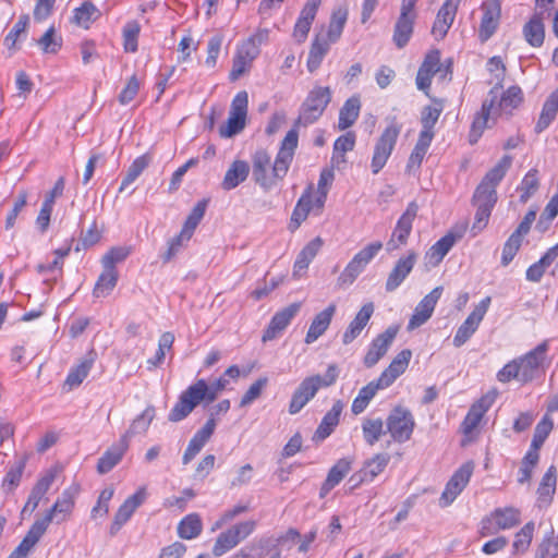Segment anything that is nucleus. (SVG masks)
<instances>
[{"instance_id":"obj_1","label":"nucleus","mask_w":558,"mask_h":558,"mask_svg":"<svg viewBox=\"0 0 558 558\" xmlns=\"http://www.w3.org/2000/svg\"><path fill=\"white\" fill-rule=\"evenodd\" d=\"M299 134L291 129L281 142L277 157L271 165L270 155L264 150H256L252 157V175L256 184L264 190H270L287 174L298 147Z\"/></svg>"},{"instance_id":"obj_2","label":"nucleus","mask_w":558,"mask_h":558,"mask_svg":"<svg viewBox=\"0 0 558 558\" xmlns=\"http://www.w3.org/2000/svg\"><path fill=\"white\" fill-rule=\"evenodd\" d=\"M523 100V93L519 86H510L498 100V86L490 89L488 98L484 100L481 111L473 120L471 129V143H475L483 131L489 126L488 122L492 116L500 110L511 111L518 108Z\"/></svg>"},{"instance_id":"obj_3","label":"nucleus","mask_w":558,"mask_h":558,"mask_svg":"<svg viewBox=\"0 0 558 558\" xmlns=\"http://www.w3.org/2000/svg\"><path fill=\"white\" fill-rule=\"evenodd\" d=\"M339 376L336 364L328 366L325 375H311L305 377L295 388L289 403V413L298 414L311 400H313L320 388L332 386Z\"/></svg>"},{"instance_id":"obj_4","label":"nucleus","mask_w":558,"mask_h":558,"mask_svg":"<svg viewBox=\"0 0 558 558\" xmlns=\"http://www.w3.org/2000/svg\"><path fill=\"white\" fill-rule=\"evenodd\" d=\"M78 493V484L74 483L65 488L57 498L54 504L46 510L45 514L36 519L35 522H37L46 532L52 522L56 524L66 522L72 515Z\"/></svg>"},{"instance_id":"obj_5","label":"nucleus","mask_w":558,"mask_h":558,"mask_svg":"<svg viewBox=\"0 0 558 558\" xmlns=\"http://www.w3.org/2000/svg\"><path fill=\"white\" fill-rule=\"evenodd\" d=\"M330 100L331 90L329 87L315 86L301 106L295 126H307L316 122L323 116Z\"/></svg>"},{"instance_id":"obj_6","label":"nucleus","mask_w":558,"mask_h":558,"mask_svg":"<svg viewBox=\"0 0 558 558\" xmlns=\"http://www.w3.org/2000/svg\"><path fill=\"white\" fill-rule=\"evenodd\" d=\"M548 350L549 340H544L533 350L517 359L520 366L522 384L530 383L545 373L546 367L550 364L547 357Z\"/></svg>"},{"instance_id":"obj_7","label":"nucleus","mask_w":558,"mask_h":558,"mask_svg":"<svg viewBox=\"0 0 558 558\" xmlns=\"http://www.w3.org/2000/svg\"><path fill=\"white\" fill-rule=\"evenodd\" d=\"M381 248L383 243L376 241L357 252L338 277V286L343 288L352 284Z\"/></svg>"},{"instance_id":"obj_8","label":"nucleus","mask_w":558,"mask_h":558,"mask_svg":"<svg viewBox=\"0 0 558 558\" xmlns=\"http://www.w3.org/2000/svg\"><path fill=\"white\" fill-rule=\"evenodd\" d=\"M247 107V93L245 90L239 92L231 102L227 122L219 128V135L221 137H232L245 128Z\"/></svg>"},{"instance_id":"obj_9","label":"nucleus","mask_w":558,"mask_h":558,"mask_svg":"<svg viewBox=\"0 0 558 558\" xmlns=\"http://www.w3.org/2000/svg\"><path fill=\"white\" fill-rule=\"evenodd\" d=\"M387 430L397 442H405L411 439L415 427L414 416L411 411L403 407L393 408L387 420Z\"/></svg>"},{"instance_id":"obj_10","label":"nucleus","mask_w":558,"mask_h":558,"mask_svg":"<svg viewBox=\"0 0 558 558\" xmlns=\"http://www.w3.org/2000/svg\"><path fill=\"white\" fill-rule=\"evenodd\" d=\"M468 227L466 221L460 222L433 244L425 254L426 264L432 267L438 266L453 245L463 238Z\"/></svg>"},{"instance_id":"obj_11","label":"nucleus","mask_w":558,"mask_h":558,"mask_svg":"<svg viewBox=\"0 0 558 558\" xmlns=\"http://www.w3.org/2000/svg\"><path fill=\"white\" fill-rule=\"evenodd\" d=\"M400 131L401 125L397 123L396 119H392L391 123L381 133L375 145L372 158L371 166L373 173H378L386 165L397 143Z\"/></svg>"},{"instance_id":"obj_12","label":"nucleus","mask_w":558,"mask_h":558,"mask_svg":"<svg viewBox=\"0 0 558 558\" xmlns=\"http://www.w3.org/2000/svg\"><path fill=\"white\" fill-rule=\"evenodd\" d=\"M204 218V211H192L184 221L179 234L168 242L167 251L161 255L162 262L168 263L181 251L187 247L196 228Z\"/></svg>"},{"instance_id":"obj_13","label":"nucleus","mask_w":558,"mask_h":558,"mask_svg":"<svg viewBox=\"0 0 558 558\" xmlns=\"http://www.w3.org/2000/svg\"><path fill=\"white\" fill-rule=\"evenodd\" d=\"M492 299L490 296L484 298L470 313V315L465 318V320L458 328L454 337H453V345L456 348L462 347L470 338L476 332L480 327L481 322L485 317Z\"/></svg>"},{"instance_id":"obj_14","label":"nucleus","mask_w":558,"mask_h":558,"mask_svg":"<svg viewBox=\"0 0 558 558\" xmlns=\"http://www.w3.org/2000/svg\"><path fill=\"white\" fill-rule=\"evenodd\" d=\"M474 471V463L468 461L463 463L448 481L445 490L441 494L440 502L442 506H449L461 494L470 482Z\"/></svg>"},{"instance_id":"obj_15","label":"nucleus","mask_w":558,"mask_h":558,"mask_svg":"<svg viewBox=\"0 0 558 558\" xmlns=\"http://www.w3.org/2000/svg\"><path fill=\"white\" fill-rule=\"evenodd\" d=\"M203 390L196 388L194 384L189 386L179 397L178 402L169 413V421L180 422L184 420L203 400Z\"/></svg>"},{"instance_id":"obj_16","label":"nucleus","mask_w":558,"mask_h":558,"mask_svg":"<svg viewBox=\"0 0 558 558\" xmlns=\"http://www.w3.org/2000/svg\"><path fill=\"white\" fill-rule=\"evenodd\" d=\"M418 255L414 251H408V253L403 256H401L388 274L385 289L387 292H393L396 291L403 281L408 278V276L413 270L416 262H417Z\"/></svg>"},{"instance_id":"obj_17","label":"nucleus","mask_w":558,"mask_h":558,"mask_svg":"<svg viewBox=\"0 0 558 558\" xmlns=\"http://www.w3.org/2000/svg\"><path fill=\"white\" fill-rule=\"evenodd\" d=\"M442 293V287L434 288L415 306L412 316L409 319L407 329L412 331L424 325L433 315L437 302Z\"/></svg>"},{"instance_id":"obj_18","label":"nucleus","mask_w":558,"mask_h":558,"mask_svg":"<svg viewBox=\"0 0 558 558\" xmlns=\"http://www.w3.org/2000/svg\"><path fill=\"white\" fill-rule=\"evenodd\" d=\"M147 492L145 487L138 488L132 496L126 498L119 507L110 525L109 532L116 535L121 527L131 519L135 510L146 500Z\"/></svg>"},{"instance_id":"obj_19","label":"nucleus","mask_w":558,"mask_h":558,"mask_svg":"<svg viewBox=\"0 0 558 558\" xmlns=\"http://www.w3.org/2000/svg\"><path fill=\"white\" fill-rule=\"evenodd\" d=\"M301 310V303H292L287 307L278 311L270 319L267 328L265 329L262 341L267 342L278 338L282 331L289 326L291 320L296 316Z\"/></svg>"},{"instance_id":"obj_20","label":"nucleus","mask_w":558,"mask_h":558,"mask_svg":"<svg viewBox=\"0 0 558 558\" xmlns=\"http://www.w3.org/2000/svg\"><path fill=\"white\" fill-rule=\"evenodd\" d=\"M398 330L399 328L397 326H390L371 342L364 356V365L366 367H373L383 356H385L388 349L392 344Z\"/></svg>"},{"instance_id":"obj_21","label":"nucleus","mask_w":558,"mask_h":558,"mask_svg":"<svg viewBox=\"0 0 558 558\" xmlns=\"http://www.w3.org/2000/svg\"><path fill=\"white\" fill-rule=\"evenodd\" d=\"M390 456L388 453H377L366 461L359 473L353 474L349 483H353L350 489H354L362 483L373 482L388 465Z\"/></svg>"},{"instance_id":"obj_22","label":"nucleus","mask_w":558,"mask_h":558,"mask_svg":"<svg viewBox=\"0 0 558 558\" xmlns=\"http://www.w3.org/2000/svg\"><path fill=\"white\" fill-rule=\"evenodd\" d=\"M483 16L480 24L478 36L482 41L488 40L496 32L501 16L500 0H488L482 4Z\"/></svg>"},{"instance_id":"obj_23","label":"nucleus","mask_w":558,"mask_h":558,"mask_svg":"<svg viewBox=\"0 0 558 558\" xmlns=\"http://www.w3.org/2000/svg\"><path fill=\"white\" fill-rule=\"evenodd\" d=\"M440 51L438 49L430 50L424 58L423 63L418 68L416 74V86L428 96L433 76L440 71Z\"/></svg>"},{"instance_id":"obj_24","label":"nucleus","mask_w":558,"mask_h":558,"mask_svg":"<svg viewBox=\"0 0 558 558\" xmlns=\"http://www.w3.org/2000/svg\"><path fill=\"white\" fill-rule=\"evenodd\" d=\"M494 400L493 396L485 395L471 405L461 423V432L465 436H470L477 428L483 416L493 405Z\"/></svg>"},{"instance_id":"obj_25","label":"nucleus","mask_w":558,"mask_h":558,"mask_svg":"<svg viewBox=\"0 0 558 558\" xmlns=\"http://www.w3.org/2000/svg\"><path fill=\"white\" fill-rule=\"evenodd\" d=\"M461 0H446L439 9L432 27V34L437 40L442 39L451 27Z\"/></svg>"},{"instance_id":"obj_26","label":"nucleus","mask_w":558,"mask_h":558,"mask_svg":"<svg viewBox=\"0 0 558 558\" xmlns=\"http://www.w3.org/2000/svg\"><path fill=\"white\" fill-rule=\"evenodd\" d=\"M413 9L409 5L401 4L400 16L397 20L393 32V43L398 48H403L409 43L414 26L415 15Z\"/></svg>"},{"instance_id":"obj_27","label":"nucleus","mask_w":558,"mask_h":558,"mask_svg":"<svg viewBox=\"0 0 558 558\" xmlns=\"http://www.w3.org/2000/svg\"><path fill=\"white\" fill-rule=\"evenodd\" d=\"M128 449L129 444H126L125 437H120V439L112 444L98 459L96 466L97 472L99 474L109 473L120 463Z\"/></svg>"},{"instance_id":"obj_28","label":"nucleus","mask_w":558,"mask_h":558,"mask_svg":"<svg viewBox=\"0 0 558 558\" xmlns=\"http://www.w3.org/2000/svg\"><path fill=\"white\" fill-rule=\"evenodd\" d=\"M415 220V211H404L399 218L390 240L386 243V250L393 252L400 246L405 245L408 238L412 231L413 221Z\"/></svg>"},{"instance_id":"obj_29","label":"nucleus","mask_w":558,"mask_h":558,"mask_svg":"<svg viewBox=\"0 0 558 558\" xmlns=\"http://www.w3.org/2000/svg\"><path fill=\"white\" fill-rule=\"evenodd\" d=\"M319 4L320 0H307L301 10L293 29V37L298 43H303L306 39Z\"/></svg>"},{"instance_id":"obj_30","label":"nucleus","mask_w":558,"mask_h":558,"mask_svg":"<svg viewBox=\"0 0 558 558\" xmlns=\"http://www.w3.org/2000/svg\"><path fill=\"white\" fill-rule=\"evenodd\" d=\"M412 357V351L404 349L400 351L391 361L389 366L378 377L381 387H389L409 366Z\"/></svg>"},{"instance_id":"obj_31","label":"nucleus","mask_w":558,"mask_h":558,"mask_svg":"<svg viewBox=\"0 0 558 558\" xmlns=\"http://www.w3.org/2000/svg\"><path fill=\"white\" fill-rule=\"evenodd\" d=\"M557 470L555 465H550L543 475L536 490V507L545 509L550 506L556 492Z\"/></svg>"},{"instance_id":"obj_32","label":"nucleus","mask_w":558,"mask_h":558,"mask_svg":"<svg viewBox=\"0 0 558 558\" xmlns=\"http://www.w3.org/2000/svg\"><path fill=\"white\" fill-rule=\"evenodd\" d=\"M374 313V304L372 302L365 303L357 312L355 317L351 320L348 328L343 332L342 342L349 344L355 340L362 332V330L368 324Z\"/></svg>"},{"instance_id":"obj_33","label":"nucleus","mask_w":558,"mask_h":558,"mask_svg":"<svg viewBox=\"0 0 558 558\" xmlns=\"http://www.w3.org/2000/svg\"><path fill=\"white\" fill-rule=\"evenodd\" d=\"M336 310V304L332 303L315 315L305 336L306 344L315 342L320 336L325 333L331 323Z\"/></svg>"},{"instance_id":"obj_34","label":"nucleus","mask_w":558,"mask_h":558,"mask_svg":"<svg viewBox=\"0 0 558 558\" xmlns=\"http://www.w3.org/2000/svg\"><path fill=\"white\" fill-rule=\"evenodd\" d=\"M344 404L341 400H337L331 409L322 418L316 432L314 433V441H323L331 435L340 421V415Z\"/></svg>"},{"instance_id":"obj_35","label":"nucleus","mask_w":558,"mask_h":558,"mask_svg":"<svg viewBox=\"0 0 558 558\" xmlns=\"http://www.w3.org/2000/svg\"><path fill=\"white\" fill-rule=\"evenodd\" d=\"M322 238L317 236L308 242L299 253L293 265V276L300 277L308 268L323 246Z\"/></svg>"},{"instance_id":"obj_36","label":"nucleus","mask_w":558,"mask_h":558,"mask_svg":"<svg viewBox=\"0 0 558 558\" xmlns=\"http://www.w3.org/2000/svg\"><path fill=\"white\" fill-rule=\"evenodd\" d=\"M46 531L34 522L19 546L11 553L8 558H27L35 545L45 535Z\"/></svg>"},{"instance_id":"obj_37","label":"nucleus","mask_w":558,"mask_h":558,"mask_svg":"<svg viewBox=\"0 0 558 558\" xmlns=\"http://www.w3.org/2000/svg\"><path fill=\"white\" fill-rule=\"evenodd\" d=\"M268 29H257L252 36L242 43L238 51L243 53L244 58L255 60L260 52V46L268 41Z\"/></svg>"},{"instance_id":"obj_38","label":"nucleus","mask_w":558,"mask_h":558,"mask_svg":"<svg viewBox=\"0 0 558 558\" xmlns=\"http://www.w3.org/2000/svg\"><path fill=\"white\" fill-rule=\"evenodd\" d=\"M250 173V166L244 160H235L231 163L229 169L227 170L222 186L226 190H231L236 187L240 183L245 181Z\"/></svg>"},{"instance_id":"obj_39","label":"nucleus","mask_w":558,"mask_h":558,"mask_svg":"<svg viewBox=\"0 0 558 558\" xmlns=\"http://www.w3.org/2000/svg\"><path fill=\"white\" fill-rule=\"evenodd\" d=\"M361 109L360 98L353 96L349 98L339 111L338 128L343 131L349 129L357 120Z\"/></svg>"},{"instance_id":"obj_40","label":"nucleus","mask_w":558,"mask_h":558,"mask_svg":"<svg viewBox=\"0 0 558 558\" xmlns=\"http://www.w3.org/2000/svg\"><path fill=\"white\" fill-rule=\"evenodd\" d=\"M381 387L379 379L371 381L366 386L360 389L359 395L354 398L351 411L353 414L357 415L362 413L368 405L369 401L375 397L376 392L379 389H384Z\"/></svg>"},{"instance_id":"obj_41","label":"nucleus","mask_w":558,"mask_h":558,"mask_svg":"<svg viewBox=\"0 0 558 558\" xmlns=\"http://www.w3.org/2000/svg\"><path fill=\"white\" fill-rule=\"evenodd\" d=\"M155 417V409L154 407H147L138 416H136L129 429L121 436L125 437L126 444L130 445V439L138 434H144L147 432L150 423Z\"/></svg>"},{"instance_id":"obj_42","label":"nucleus","mask_w":558,"mask_h":558,"mask_svg":"<svg viewBox=\"0 0 558 558\" xmlns=\"http://www.w3.org/2000/svg\"><path fill=\"white\" fill-rule=\"evenodd\" d=\"M118 282L117 269L104 268L102 272L98 277L96 284L93 290V295L97 299L108 296L114 289Z\"/></svg>"},{"instance_id":"obj_43","label":"nucleus","mask_w":558,"mask_h":558,"mask_svg":"<svg viewBox=\"0 0 558 558\" xmlns=\"http://www.w3.org/2000/svg\"><path fill=\"white\" fill-rule=\"evenodd\" d=\"M229 385V379L226 378L223 375L220 376L218 379L214 380L210 385L207 384L205 379H197L194 383V386L203 390V400L206 404H209L214 402L219 393H221L227 386Z\"/></svg>"},{"instance_id":"obj_44","label":"nucleus","mask_w":558,"mask_h":558,"mask_svg":"<svg viewBox=\"0 0 558 558\" xmlns=\"http://www.w3.org/2000/svg\"><path fill=\"white\" fill-rule=\"evenodd\" d=\"M492 514L499 530H509L520 523V510L513 507L497 508Z\"/></svg>"},{"instance_id":"obj_45","label":"nucleus","mask_w":558,"mask_h":558,"mask_svg":"<svg viewBox=\"0 0 558 558\" xmlns=\"http://www.w3.org/2000/svg\"><path fill=\"white\" fill-rule=\"evenodd\" d=\"M526 41L533 47H541L544 43L545 29L542 17L535 14L523 27Z\"/></svg>"},{"instance_id":"obj_46","label":"nucleus","mask_w":558,"mask_h":558,"mask_svg":"<svg viewBox=\"0 0 558 558\" xmlns=\"http://www.w3.org/2000/svg\"><path fill=\"white\" fill-rule=\"evenodd\" d=\"M497 202L496 187L481 182L473 195V204L477 209H492Z\"/></svg>"},{"instance_id":"obj_47","label":"nucleus","mask_w":558,"mask_h":558,"mask_svg":"<svg viewBox=\"0 0 558 558\" xmlns=\"http://www.w3.org/2000/svg\"><path fill=\"white\" fill-rule=\"evenodd\" d=\"M329 48L330 43L326 39H322L319 37L314 39L307 58V69L311 73L315 72L320 66L322 61L327 54Z\"/></svg>"},{"instance_id":"obj_48","label":"nucleus","mask_w":558,"mask_h":558,"mask_svg":"<svg viewBox=\"0 0 558 558\" xmlns=\"http://www.w3.org/2000/svg\"><path fill=\"white\" fill-rule=\"evenodd\" d=\"M99 16L96 5L89 1L84 2L73 11L72 23L77 26L88 28L89 25Z\"/></svg>"},{"instance_id":"obj_49","label":"nucleus","mask_w":558,"mask_h":558,"mask_svg":"<svg viewBox=\"0 0 558 558\" xmlns=\"http://www.w3.org/2000/svg\"><path fill=\"white\" fill-rule=\"evenodd\" d=\"M202 520L198 514L191 513L184 517L178 525V534L181 538L193 539L202 532Z\"/></svg>"},{"instance_id":"obj_50","label":"nucleus","mask_w":558,"mask_h":558,"mask_svg":"<svg viewBox=\"0 0 558 558\" xmlns=\"http://www.w3.org/2000/svg\"><path fill=\"white\" fill-rule=\"evenodd\" d=\"M362 433L365 442L369 446H374L385 434L384 421L380 417L364 418L362 422Z\"/></svg>"},{"instance_id":"obj_51","label":"nucleus","mask_w":558,"mask_h":558,"mask_svg":"<svg viewBox=\"0 0 558 558\" xmlns=\"http://www.w3.org/2000/svg\"><path fill=\"white\" fill-rule=\"evenodd\" d=\"M512 165V157L505 155L483 178L482 182L496 187Z\"/></svg>"},{"instance_id":"obj_52","label":"nucleus","mask_w":558,"mask_h":558,"mask_svg":"<svg viewBox=\"0 0 558 558\" xmlns=\"http://www.w3.org/2000/svg\"><path fill=\"white\" fill-rule=\"evenodd\" d=\"M347 19L348 11L345 9L339 8L332 12L327 31V41L333 44L341 37Z\"/></svg>"},{"instance_id":"obj_53","label":"nucleus","mask_w":558,"mask_h":558,"mask_svg":"<svg viewBox=\"0 0 558 558\" xmlns=\"http://www.w3.org/2000/svg\"><path fill=\"white\" fill-rule=\"evenodd\" d=\"M534 531L535 524L533 521H530L514 535L512 544L514 555H522L527 551L533 539Z\"/></svg>"},{"instance_id":"obj_54","label":"nucleus","mask_w":558,"mask_h":558,"mask_svg":"<svg viewBox=\"0 0 558 558\" xmlns=\"http://www.w3.org/2000/svg\"><path fill=\"white\" fill-rule=\"evenodd\" d=\"M150 157L148 155H142L137 157L129 167L124 178L122 179L120 191L129 187L148 167Z\"/></svg>"},{"instance_id":"obj_55","label":"nucleus","mask_w":558,"mask_h":558,"mask_svg":"<svg viewBox=\"0 0 558 558\" xmlns=\"http://www.w3.org/2000/svg\"><path fill=\"white\" fill-rule=\"evenodd\" d=\"M327 192L326 191H313L311 187L306 190L300 197L295 209H313L322 208L325 205Z\"/></svg>"},{"instance_id":"obj_56","label":"nucleus","mask_w":558,"mask_h":558,"mask_svg":"<svg viewBox=\"0 0 558 558\" xmlns=\"http://www.w3.org/2000/svg\"><path fill=\"white\" fill-rule=\"evenodd\" d=\"M538 185V171L536 169H531L524 175L518 187L520 201L525 203L532 195L535 194Z\"/></svg>"},{"instance_id":"obj_57","label":"nucleus","mask_w":558,"mask_h":558,"mask_svg":"<svg viewBox=\"0 0 558 558\" xmlns=\"http://www.w3.org/2000/svg\"><path fill=\"white\" fill-rule=\"evenodd\" d=\"M355 145V134L348 132L338 137L333 144L332 160L336 162H344V154L351 151Z\"/></svg>"},{"instance_id":"obj_58","label":"nucleus","mask_w":558,"mask_h":558,"mask_svg":"<svg viewBox=\"0 0 558 558\" xmlns=\"http://www.w3.org/2000/svg\"><path fill=\"white\" fill-rule=\"evenodd\" d=\"M92 366H93V361L85 360V361H82L75 367L71 368L66 376L65 385L69 386L70 389H73V388L80 386L83 383V380L88 376V374L92 369Z\"/></svg>"},{"instance_id":"obj_59","label":"nucleus","mask_w":558,"mask_h":558,"mask_svg":"<svg viewBox=\"0 0 558 558\" xmlns=\"http://www.w3.org/2000/svg\"><path fill=\"white\" fill-rule=\"evenodd\" d=\"M141 32V25L137 21L128 22L122 31L123 47L126 52L137 51V40Z\"/></svg>"},{"instance_id":"obj_60","label":"nucleus","mask_w":558,"mask_h":558,"mask_svg":"<svg viewBox=\"0 0 558 558\" xmlns=\"http://www.w3.org/2000/svg\"><path fill=\"white\" fill-rule=\"evenodd\" d=\"M524 235L514 231L509 239L506 241L502 255H501V264L504 266L509 265L514 256L517 255L523 240Z\"/></svg>"},{"instance_id":"obj_61","label":"nucleus","mask_w":558,"mask_h":558,"mask_svg":"<svg viewBox=\"0 0 558 558\" xmlns=\"http://www.w3.org/2000/svg\"><path fill=\"white\" fill-rule=\"evenodd\" d=\"M240 542L238 541L236 536L234 535L231 527L227 530L226 532L221 533L214 545L213 554L216 557H220L233 547H235Z\"/></svg>"},{"instance_id":"obj_62","label":"nucleus","mask_w":558,"mask_h":558,"mask_svg":"<svg viewBox=\"0 0 558 558\" xmlns=\"http://www.w3.org/2000/svg\"><path fill=\"white\" fill-rule=\"evenodd\" d=\"M553 427H554V423L551 421V418L549 417V415H545L536 425L535 427V430H534V435H533V438H532V447L534 448H541L546 438L548 437V435L550 434V432L553 430Z\"/></svg>"},{"instance_id":"obj_63","label":"nucleus","mask_w":558,"mask_h":558,"mask_svg":"<svg viewBox=\"0 0 558 558\" xmlns=\"http://www.w3.org/2000/svg\"><path fill=\"white\" fill-rule=\"evenodd\" d=\"M38 45L45 53H57L62 46V38L56 35L54 27H49L38 39Z\"/></svg>"},{"instance_id":"obj_64","label":"nucleus","mask_w":558,"mask_h":558,"mask_svg":"<svg viewBox=\"0 0 558 558\" xmlns=\"http://www.w3.org/2000/svg\"><path fill=\"white\" fill-rule=\"evenodd\" d=\"M558 556V542L554 537V532L546 536L539 544L535 558H556Z\"/></svg>"}]
</instances>
